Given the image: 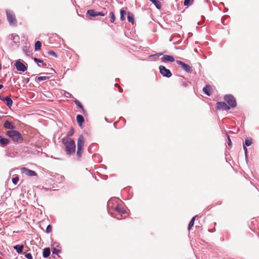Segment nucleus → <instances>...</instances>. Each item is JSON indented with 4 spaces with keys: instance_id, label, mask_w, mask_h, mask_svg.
Returning <instances> with one entry per match:
<instances>
[{
    "instance_id": "nucleus-40",
    "label": "nucleus",
    "mask_w": 259,
    "mask_h": 259,
    "mask_svg": "<svg viewBox=\"0 0 259 259\" xmlns=\"http://www.w3.org/2000/svg\"><path fill=\"white\" fill-rule=\"evenodd\" d=\"M228 145L229 146H230L231 145V139L229 136H228Z\"/></svg>"
},
{
    "instance_id": "nucleus-29",
    "label": "nucleus",
    "mask_w": 259,
    "mask_h": 259,
    "mask_svg": "<svg viewBox=\"0 0 259 259\" xmlns=\"http://www.w3.org/2000/svg\"><path fill=\"white\" fill-rule=\"evenodd\" d=\"M251 144H252V139L251 138L245 139L244 145L249 146L251 145Z\"/></svg>"
},
{
    "instance_id": "nucleus-38",
    "label": "nucleus",
    "mask_w": 259,
    "mask_h": 259,
    "mask_svg": "<svg viewBox=\"0 0 259 259\" xmlns=\"http://www.w3.org/2000/svg\"><path fill=\"white\" fill-rule=\"evenodd\" d=\"M115 86L117 87L118 88H119V92L121 93L123 92V90L120 87V86L119 85H118V84H115Z\"/></svg>"
},
{
    "instance_id": "nucleus-4",
    "label": "nucleus",
    "mask_w": 259,
    "mask_h": 259,
    "mask_svg": "<svg viewBox=\"0 0 259 259\" xmlns=\"http://www.w3.org/2000/svg\"><path fill=\"white\" fill-rule=\"evenodd\" d=\"M84 144V139L82 135H80L77 140V155L79 157H81L83 148Z\"/></svg>"
},
{
    "instance_id": "nucleus-12",
    "label": "nucleus",
    "mask_w": 259,
    "mask_h": 259,
    "mask_svg": "<svg viewBox=\"0 0 259 259\" xmlns=\"http://www.w3.org/2000/svg\"><path fill=\"white\" fill-rule=\"evenodd\" d=\"M15 66L17 69L19 71H25L27 70L26 66L22 62L17 61L15 63Z\"/></svg>"
},
{
    "instance_id": "nucleus-21",
    "label": "nucleus",
    "mask_w": 259,
    "mask_h": 259,
    "mask_svg": "<svg viewBox=\"0 0 259 259\" xmlns=\"http://www.w3.org/2000/svg\"><path fill=\"white\" fill-rule=\"evenodd\" d=\"M158 9H160L161 8V3L157 0H150Z\"/></svg>"
},
{
    "instance_id": "nucleus-24",
    "label": "nucleus",
    "mask_w": 259,
    "mask_h": 259,
    "mask_svg": "<svg viewBox=\"0 0 259 259\" xmlns=\"http://www.w3.org/2000/svg\"><path fill=\"white\" fill-rule=\"evenodd\" d=\"M61 252V249L60 248H57L56 247H54L52 250V253L53 254H56L58 256H59V254Z\"/></svg>"
},
{
    "instance_id": "nucleus-7",
    "label": "nucleus",
    "mask_w": 259,
    "mask_h": 259,
    "mask_svg": "<svg viewBox=\"0 0 259 259\" xmlns=\"http://www.w3.org/2000/svg\"><path fill=\"white\" fill-rule=\"evenodd\" d=\"M224 100L232 107H234L236 106V100L232 96L226 95L224 97Z\"/></svg>"
},
{
    "instance_id": "nucleus-31",
    "label": "nucleus",
    "mask_w": 259,
    "mask_h": 259,
    "mask_svg": "<svg viewBox=\"0 0 259 259\" xmlns=\"http://www.w3.org/2000/svg\"><path fill=\"white\" fill-rule=\"evenodd\" d=\"M74 134V129L73 128H70V131L67 134V136L66 137L69 138V137L72 136Z\"/></svg>"
},
{
    "instance_id": "nucleus-3",
    "label": "nucleus",
    "mask_w": 259,
    "mask_h": 259,
    "mask_svg": "<svg viewBox=\"0 0 259 259\" xmlns=\"http://www.w3.org/2000/svg\"><path fill=\"white\" fill-rule=\"evenodd\" d=\"M6 135L11 138L15 142L21 143L23 140V138L20 133L15 130L7 131Z\"/></svg>"
},
{
    "instance_id": "nucleus-41",
    "label": "nucleus",
    "mask_w": 259,
    "mask_h": 259,
    "mask_svg": "<svg viewBox=\"0 0 259 259\" xmlns=\"http://www.w3.org/2000/svg\"><path fill=\"white\" fill-rule=\"evenodd\" d=\"M3 88V85L2 84H0V90L2 89Z\"/></svg>"
},
{
    "instance_id": "nucleus-23",
    "label": "nucleus",
    "mask_w": 259,
    "mask_h": 259,
    "mask_svg": "<svg viewBox=\"0 0 259 259\" xmlns=\"http://www.w3.org/2000/svg\"><path fill=\"white\" fill-rule=\"evenodd\" d=\"M126 12L123 9L120 10V19L121 21H123L125 19V15H126Z\"/></svg>"
},
{
    "instance_id": "nucleus-10",
    "label": "nucleus",
    "mask_w": 259,
    "mask_h": 259,
    "mask_svg": "<svg viewBox=\"0 0 259 259\" xmlns=\"http://www.w3.org/2000/svg\"><path fill=\"white\" fill-rule=\"evenodd\" d=\"M21 171L23 174H25L28 176H36L37 174L33 170L29 169L26 167H22L21 169Z\"/></svg>"
},
{
    "instance_id": "nucleus-6",
    "label": "nucleus",
    "mask_w": 259,
    "mask_h": 259,
    "mask_svg": "<svg viewBox=\"0 0 259 259\" xmlns=\"http://www.w3.org/2000/svg\"><path fill=\"white\" fill-rule=\"evenodd\" d=\"M177 63L180 65L182 69L187 72L191 73L193 72L192 68L188 64H187L184 62L179 60L177 61Z\"/></svg>"
},
{
    "instance_id": "nucleus-43",
    "label": "nucleus",
    "mask_w": 259,
    "mask_h": 259,
    "mask_svg": "<svg viewBox=\"0 0 259 259\" xmlns=\"http://www.w3.org/2000/svg\"><path fill=\"white\" fill-rule=\"evenodd\" d=\"M156 55L161 56V55H162V54H156Z\"/></svg>"
},
{
    "instance_id": "nucleus-25",
    "label": "nucleus",
    "mask_w": 259,
    "mask_h": 259,
    "mask_svg": "<svg viewBox=\"0 0 259 259\" xmlns=\"http://www.w3.org/2000/svg\"><path fill=\"white\" fill-rule=\"evenodd\" d=\"M75 103L76 104V106H77L78 107H79L80 109H82V112H83V113H85V109H84L83 107L82 106V105H81V103L78 101V100H76L75 101Z\"/></svg>"
},
{
    "instance_id": "nucleus-20",
    "label": "nucleus",
    "mask_w": 259,
    "mask_h": 259,
    "mask_svg": "<svg viewBox=\"0 0 259 259\" xmlns=\"http://www.w3.org/2000/svg\"><path fill=\"white\" fill-rule=\"evenodd\" d=\"M24 246L23 245H17L14 247V248L18 253H21L23 251Z\"/></svg>"
},
{
    "instance_id": "nucleus-27",
    "label": "nucleus",
    "mask_w": 259,
    "mask_h": 259,
    "mask_svg": "<svg viewBox=\"0 0 259 259\" xmlns=\"http://www.w3.org/2000/svg\"><path fill=\"white\" fill-rule=\"evenodd\" d=\"M109 16H110V21L111 23H113L115 19V17L114 14V13L113 12H110L109 13Z\"/></svg>"
},
{
    "instance_id": "nucleus-39",
    "label": "nucleus",
    "mask_w": 259,
    "mask_h": 259,
    "mask_svg": "<svg viewBox=\"0 0 259 259\" xmlns=\"http://www.w3.org/2000/svg\"><path fill=\"white\" fill-rule=\"evenodd\" d=\"M243 149L244 150L245 154L246 155L247 152V149L246 146L244 145H243Z\"/></svg>"
},
{
    "instance_id": "nucleus-22",
    "label": "nucleus",
    "mask_w": 259,
    "mask_h": 259,
    "mask_svg": "<svg viewBox=\"0 0 259 259\" xmlns=\"http://www.w3.org/2000/svg\"><path fill=\"white\" fill-rule=\"evenodd\" d=\"M127 19L128 21L132 23L133 24L134 23V15L133 14L131 13H128L127 14Z\"/></svg>"
},
{
    "instance_id": "nucleus-16",
    "label": "nucleus",
    "mask_w": 259,
    "mask_h": 259,
    "mask_svg": "<svg viewBox=\"0 0 259 259\" xmlns=\"http://www.w3.org/2000/svg\"><path fill=\"white\" fill-rule=\"evenodd\" d=\"M10 141L8 139L3 138L0 136V145L2 146H6V145H8Z\"/></svg>"
},
{
    "instance_id": "nucleus-18",
    "label": "nucleus",
    "mask_w": 259,
    "mask_h": 259,
    "mask_svg": "<svg viewBox=\"0 0 259 259\" xmlns=\"http://www.w3.org/2000/svg\"><path fill=\"white\" fill-rule=\"evenodd\" d=\"M51 253L50 249L49 247L45 248L43 250V256L45 258L49 257Z\"/></svg>"
},
{
    "instance_id": "nucleus-9",
    "label": "nucleus",
    "mask_w": 259,
    "mask_h": 259,
    "mask_svg": "<svg viewBox=\"0 0 259 259\" xmlns=\"http://www.w3.org/2000/svg\"><path fill=\"white\" fill-rule=\"evenodd\" d=\"M107 13H105L103 12H98L94 9H92L87 11V15L89 16L90 17H94L97 16H104Z\"/></svg>"
},
{
    "instance_id": "nucleus-1",
    "label": "nucleus",
    "mask_w": 259,
    "mask_h": 259,
    "mask_svg": "<svg viewBox=\"0 0 259 259\" xmlns=\"http://www.w3.org/2000/svg\"><path fill=\"white\" fill-rule=\"evenodd\" d=\"M117 201L116 199L110 200L108 203V206L116 211L120 215L116 217L117 219H125L127 215V212L123 205L117 203Z\"/></svg>"
},
{
    "instance_id": "nucleus-2",
    "label": "nucleus",
    "mask_w": 259,
    "mask_h": 259,
    "mask_svg": "<svg viewBox=\"0 0 259 259\" xmlns=\"http://www.w3.org/2000/svg\"><path fill=\"white\" fill-rule=\"evenodd\" d=\"M62 143L64 145L65 151L67 154L71 155L74 154L76 150L75 142L70 138L64 137L62 140Z\"/></svg>"
},
{
    "instance_id": "nucleus-8",
    "label": "nucleus",
    "mask_w": 259,
    "mask_h": 259,
    "mask_svg": "<svg viewBox=\"0 0 259 259\" xmlns=\"http://www.w3.org/2000/svg\"><path fill=\"white\" fill-rule=\"evenodd\" d=\"M160 73L163 76L167 77H170L172 75V73L170 70L166 68L164 66L160 65L159 67Z\"/></svg>"
},
{
    "instance_id": "nucleus-17",
    "label": "nucleus",
    "mask_w": 259,
    "mask_h": 259,
    "mask_svg": "<svg viewBox=\"0 0 259 259\" xmlns=\"http://www.w3.org/2000/svg\"><path fill=\"white\" fill-rule=\"evenodd\" d=\"M76 120L79 126H81L84 122L83 117L81 115H78L76 116Z\"/></svg>"
},
{
    "instance_id": "nucleus-11",
    "label": "nucleus",
    "mask_w": 259,
    "mask_h": 259,
    "mask_svg": "<svg viewBox=\"0 0 259 259\" xmlns=\"http://www.w3.org/2000/svg\"><path fill=\"white\" fill-rule=\"evenodd\" d=\"M217 108L218 109H223L224 110H228L230 109V107L223 102H218L217 103Z\"/></svg>"
},
{
    "instance_id": "nucleus-26",
    "label": "nucleus",
    "mask_w": 259,
    "mask_h": 259,
    "mask_svg": "<svg viewBox=\"0 0 259 259\" xmlns=\"http://www.w3.org/2000/svg\"><path fill=\"white\" fill-rule=\"evenodd\" d=\"M41 46V44L40 41H37L35 43V50L36 51L39 50Z\"/></svg>"
},
{
    "instance_id": "nucleus-15",
    "label": "nucleus",
    "mask_w": 259,
    "mask_h": 259,
    "mask_svg": "<svg viewBox=\"0 0 259 259\" xmlns=\"http://www.w3.org/2000/svg\"><path fill=\"white\" fill-rule=\"evenodd\" d=\"M203 91L207 96H210L212 93V88L210 85H207L203 89Z\"/></svg>"
},
{
    "instance_id": "nucleus-37",
    "label": "nucleus",
    "mask_w": 259,
    "mask_h": 259,
    "mask_svg": "<svg viewBox=\"0 0 259 259\" xmlns=\"http://www.w3.org/2000/svg\"><path fill=\"white\" fill-rule=\"evenodd\" d=\"M34 60L35 62H39V63H42L43 61L42 60L39 59H38V58H34Z\"/></svg>"
},
{
    "instance_id": "nucleus-5",
    "label": "nucleus",
    "mask_w": 259,
    "mask_h": 259,
    "mask_svg": "<svg viewBox=\"0 0 259 259\" xmlns=\"http://www.w3.org/2000/svg\"><path fill=\"white\" fill-rule=\"evenodd\" d=\"M7 20L11 26L17 25V20L14 14H12L10 11L6 12Z\"/></svg>"
},
{
    "instance_id": "nucleus-35",
    "label": "nucleus",
    "mask_w": 259,
    "mask_h": 259,
    "mask_svg": "<svg viewBox=\"0 0 259 259\" xmlns=\"http://www.w3.org/2000/svg\"><path fill=\"white\" fill-rule=\"evenodd\" d=\"M25 256L28 259H32V256L30 253H26Z\"/></svg>"
},
{
    "instance_id": "nucleus-33",
    "label": "nucleus",
    "mask_w": 259,
    "mask_h": 259,
    "mask_svg": "<svg viewBox=\"0 0 259 259\" xmlns=\"http://www.w3.org/2000/svg\"><path fill=\"white\" fill-rule=\"evenodd\" d=\"M52 228L51 225H49L47 226V229H46V232H47V233H50V232H51V231H52Z\"/></svg>"
},
{
    "instance_id": "nucleus-36",
    "label": "nucleus",
    "mask_w": 259,
    "mask_h": 259,
    "mask_svg": "<svg viewBox=\"0 0 259 259\" xmlns=\"http://www.w3.org/2000/svg\"><path fill=\"white\" fill-rule=\"evenodd\" d=\"M191 0H185L184 5L186 6H188L190 4Z\"/></svg>"
},
{
    "instance_id": "nucleus-19",
    "label": "nucleus",
    "mask_w": 259,
    "mask_h": 259,
    "mask_svg": "<svg viewBox=\"0 0 259 259\" xmlns=\"http://www.w3.org/2000/svg\"><path fill=\"white\" fill-rule=\"evenodd\" d=\"M4 101L6 102V105L10 107L13 104V101L9 97H6L4 99Z\"/></svg>"
},
{
    "instance_id": "nucleus-32",
    "label": "nucleus",
    "mask_w": 259,
    "mask_h": 259,
    "mask_svg": "<svg viewBox=\"0 0 259 259\" xmlns=\"http://www.w3.org/2000/svg\"><path fill=\"white\" fill-rule=\"evenodd\" d=\"M19 180V177L18 176H16V177L12 178V182L15 185H16L17 184Z\"/></svg>"
},
{
    "instance_id": "nucleus-13",
    "label": "nucleus",
    "mask_w": 259,
    "mask_h": 259,
    "mask_svg": "<svg viewBox=\"0 0 259 259\" xmlns=\"http://www.w3.org/2000/svg\"><path fill=\"white\" fill-rule=\"evenodd\" d=\"M161 60L163 62H173L175 61V58L173 56L167 55H164Z\"/></svg>"
},
{
    "instance_id": "nucleus-42",
    "label": "nucleus",
    "mask_w": 259,
    "mask_h": 259,
    "mask_svg": "<svg viewBox=\"0 0 259 259\" xmlns=\"http://www.w3.org/2000/svg\"><path fill=\"white\" fill-rule=\"evenodd\" d=\"M183 84H184V85L186 86L187 85V83L186 82H184Z\"/></svg>"
},
{
    "instance_id": "nucleus-34",
    "label": "nucleus",
    "mask_w": 259,
    "mask_h": 259,
    "mask_svg": "<svg viewBox=\"0 0 259 259\" xmlns=\"http://www.w3.org/2000/svg\"><path fill=\"white\" fill-rule=\"evenodd\" d=\"M48 54L49 55H51V56H53L55 57H57V55L53 51H50L48 52Z\"/></svg>"
},
{
    "instance_id": "nucleus-28",
    "label": "nucleus",
    "mask_w": 259,
    "mask_h": 259,
    "mask_svg": "<svg viewBox=\"0 0 259 259\" xmlns=\"http://www.w3.org/2000/svg\"><path fill=\"white\" fill-rule=\"evenodd\" d=\"M196 217V216L193 217L192 219V220H191L190 222L189 223V226H188V230H190L191 228L193 226Z\"/></svg>"
},
{
    "instance_id": "nucleus-30",
    "label": "nucleus",
    "mask_w": 259,
    "mask_h": 259,
    "mask_svg": "<svg viewBox=\"0 0 259 259\" xmlns=\"http://www.w3.org/2000/svg\"><path fill=\"white\" fill-rule=\"evenodd\" d=\"M49 78V77L48 76H39L37 78V80L39 81H42V80H46Z\"/></svg>"
},
{
    "instance_id": "nucleus-14",
    "label": "nucleus",
    "mask_w": 259,
    "mask_h": 259,
    "mask_svg": "<svg viewBox=\"0 0 259 259\" xmlns=\"http://www.w3.org/2000/svg\"><path fill=\"white\" fill-rule=\"evenodd\" d=\"M4 127L6 129L13 130L15 128V126L14 123L9 121V120H6L4 123Z\"/></svg>"
}]
</instances>
